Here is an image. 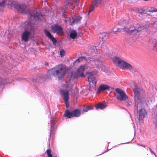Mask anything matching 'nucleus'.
I'll use <instances>...</instances> for the list:
<instances>
[{
	"instance_id": "1",
	"label": "nucleus",
	"mask_w": 157,
	"mask_h": 157,
	"mask_svg": "<svg viewBox=\"0 0 157 157\" xmlns=\"http://www.w3.org/2000/svg\"><path fill=\"white\" fill-rule=\"evenodd\" d=\"M67 68L62 64H59L49 70L47 74L48 78L51 79L56 76L60 79L63 77L67 73Z\"/></svg>"
},
{
	"instance_id": "2",
	"label": "nucleus",
	"mask_w": 157,
	"mask_h": 157,
	"mask_svg": "<svg viewBox=\"0 0 157 157\" xmlns=\"http://www.w3.org/2000/svg\"><path fill=\"white\" fill-rule=\"evenodd\" d=\"M8 1L11 2V3H9V4L10 5V6L13 7L14 8L21 11L22 13L28 14L30 16L29 21H30L31 22V20L33 19V20L35 19L36 20L38 18L39 13H32L29 11L26 10V6L25 4H19L16 2L12 0H9Z\"/></svg>"
},
{
	"instance_id": "3",
	"label": "nucleus",
	"mask_w": 157,
	"mask_h": 157,
	"mask_svg": "<svg viewBox=\"0 0 157 157\" xmlns=\"http://www.w3.org/2000/svg\"><path fill=\"white\" fill-rule=\"evenodd\" d=\"M90 51L91 55L94 56L91 59V61L95 62V64L98 65L101 63V61L99 60L100 56L98 54H97L96 56L94 55V54H96L97 52V49L95 47H93L90 49Z\"/></svg>"
},
{
	"instance_id": "4",
	"label": "nucleus",
	"mask_w": 157,
	"mask_h": 157,
	"mask_svg": "<svg viewBox=\"0 0 157 157\" xmlns=\"http://www.w3.org/2000/svg\"><path fill=\"white\" fill-rule=\"evenodd\" d=\"M142 27H136L134 28H132L131 27L130 28L124 27V28L121 29L118 28L117 31L118 32H124L128 33H131L133 32H137L138 31H141L142 29Z\"/></svg>"
},
{
	"instance_id": "5",
	"label": "nucleus",
	"mask_w": 157,
	"mask_h": 157,
	"mask_svg": "<svg viewBox=\"0 0 157 157\" xmlns=\"http://www.w3.org/2000/svg\"><path fill=\"white\" fill-rule=\"evenodd\" d=\"M115 91L117 94L116 96V98L120 101H125L128 99V97L126 95L125 92L121 89L117 88Z\"/></svg>"
},
{
	"instance_id": "6",
	"label": "nucleus",
	"mask_w": 157,
	"mask_h": 157,
	"mask_svg": "<svg viewBox=\"0 0 157 157\" xmlns=\"http://www.w3.org/2000/svg\"><path fill=\"white\" fill-rule=\"evenodd\" d=\"M87 78L89 85L92 87H95L97 80L95 77L94 76L93 73L92 72H89L87 74Z\"/></svg>"
},
{
	"instance_id": "7",
	"label": "nucleus",
	"mask_w": 157,
	"mask_h": 157,
	"mask_svg": "<svg viewBox=\"0 0 157 157\" xmlns=\"http://www.w3.org/2000/svg\"><path fill=\"white\" fill-rule=\"evenodd\" d=\"M51 30L53 33H56L59 35H61L63 33V28L57 24H55L52 26Z\"/></svg>"
},
{
	"instance_id": "8",
	"label": "nucleus",
	"mask_w": 157,
	"mask_h": 157,
	"mask_svg": "<svg viewBox=\"0 0 157 157\" xmlns=\"http://www.w3.org/2000/svg\"><path fill=\"white\" fill-rule=\"evenodd\" d=\"M79 1V0H67L65 1V7L66 9H67L68 8V5L69 4L70 5H73L74 6V7H71V9L74 8L75 6H77L78 5V3Z\"/></svg>"
},
{
	"instance_id": "9",
	"label": "nucleus",
	"mask_w": 157,
	"mask_h": 157,
	"mask_svg": "<svg viewBox=\"0 0 157 157\" xmlns=\"http://www.w3.org/2000/svg\"><path fill=\"white\" fill-rule=\"evenodd\" d=\"M120 66L119 67L122 69H128L131 71H133V69L131 65L123 60Z\"/></svg>"
},
{
	"instance_id": "10",
	"label": "nucleus",
	"mask_w": 157,
	"mask_h": 157,
	"mask_svg": "<svg viewBox=\"0 0 157 157\" xmlns=\"http://www.w3.org/2000/svg\"><path fill=\"white\" fill-rule=\"evenodd\" d=\"M135 88H133V91L135 95L134 96L135 98L136 97L137 98L139 96L142 94H144V91L143 90L138 88L136 85H135Z\"/></svg>"
},
{
	"instance_id": "11",
	"label": "nucleus",
	"mask_w": 157,
	"mask_h": 157,
	"mask_svg": "<svg viewBox=\"0 0 157 157\" xmlns=\"http://www.w3.org/2000/svg\"><path fill=\"white\" fill-rule=\"evenodd\" d=\"M69 90H60V93L61 95L63 97L65 102H67L69 100Z\"/></svg>"
},
{
	"instance_id": "12",
	"label": "nucleus",
	"mask_w": 157,
	"mask_h": 157,
	"mask_svg": "<svg viewBox=\"0 0 157 157\" xmlns=\"http://www.w3.org/2000/svg\"><path fill=\"white\" fill-rule=\"evenodd\" d=\"M101 4V1L99 0H94L93 2L92 5L90 8L89 13L93 11L95 7H97Z\"/></svg>"
},
{
	"instance_id": "13",
	"label": "nucleus",
	"mask_w": 157,
	"mask_h": 157,
	"mask_svg": "<svg viewBox=\"0 0 157 157\" xmlns=\"http://www.w3.org/2000/svg\"><path fill=\"white\" fill-rule=\"evenodd\" d=\"M30 34V33L29 32L25 31L21 35V40L25 42L27 41Z\"/></svg>"
},
{
	"instance_id": "14",
	"label": "nucleus",
	"mask_w": 157,
	"mask_h": 157,
	"mask_svg": "<svg viewBox=\"0 0 157 157\" xmlns=\"http://www.w3.org/2000/svg\"><path fill=\"white\" fill-rule=\"evenodd\" d=\"M109 87L107 85L101 84L99 86L98 88L97 89V93L99 94L101 91H103L106 90H109Z\"/></svg>"
},
{
	"instance_id": "15",
	"label": "nucleus",
	"mask_w": 157,
	"mask_h": 157,
	"mask_svg": "<svg viewBox=\"0 0 157 157\" xmlns=\"http://www.w3.org/2000/svg\"><path fill=\"white\" fill-rule=\"evenodd\" d=\"M44 33L47 37L49 38L54 43H56V42L57 40L56 39L54 38L49 31H48L47 30H45L44 31Z\"/></svg>"
},
{
	"instance_id": "16",
	"label": "nucleus",
	"mask_w": 157,
	"mask_h": 157,
	"mask_svg": "<svg viewBox=\"0 0 157 157\" xmlns=\"http://www.w3.org/2000/svg\"><path fill=\"white\" fill-rule=\"evenodd\" d=\"M107 105V104L105 102H98L96 105L95 108L96 109H105Z\"/></svg>"
},
{
	"instance_id": "17",
	"label": "nucleus",
	"mask_w": 157,
	"mask_h": 157,
	"mask_svg": "<svg viewBox=\"0 0 157 157\" xmlns=\"http://www.w3.org/2000/svg\"><path fill=\"white\" fill-rule=\"evenodd\" d=\"M84 66H81L78 69L77 72L79 74V75L80 76L82 77L85 76V75L84 74Z\"/></svg>"
},
{
	"instance_id": "18",
	"label": "nucleus",
	"mask_w": 157,
	"mask_h": 157,
	"mask_svg": "<svg viewBox=\"0 0 157 157\" xmlns=\"http://www.w3.org/2000/svg\"><path fill=\"white\" fill-rule=\"evenodd\" d=\"M147 112L144 109L141 108L139 111V117L141 119H143L145 117Z\"/></svg>"
},
{
	"instance_id": "19",
	"label": "nucleus",
	"mask_w": 157,
	"mask_h": 157,
	"mask_svg": "<svg viewBox=\"0 0 157 157\" xmlns=\"http://www.w3.org/2000/svg\"><path fill=\"white\" fill-rule=\"evenodd\" d=\"M113 60L115 63H117L118 66L119 67H120V65H121L122 62H123V60L117 57H114L113 59Z\"/></svg>"
},
{
	"instance_id": "20",
	"label": "nucleus",
	"mask_w": 157,
	"mask_h": 157,
	"mask_svg": "<svg viewBox=\"0 0 157 157\" xmlns=\"http://www.w3.org/2000/svg\"><path fill=\"white\" fill-rule=\"evenodd\" d=\"M72 111L73 117H78L80 116L81 112L79 109H76Z\"/></svg>"
},
{
	"instance_id": "21",
	"label": "nucleus",
	"mask_w": 157,
	"mask_h": 157,
	"mask_svg": "<svg viewBox=\"0 0 157 157\" xmlns=\"http://www.w3.org/2000/svg\"><path fill=\"white\" fill-rule=\"evenodd\" d=\"M64 116L67 118L73 117L72 111L70 112L69 110H66L64 114Z\"/></svg>"
},
{
	"instance_id": "22",
	"label": "nucleus",
	"mask_w": 157,
	"mask_h": 157,
	"mask_svg": "<svg viewBox=\"0 0 157 157\" xmlns=\"http://www.w3.org/2000/svg\"><path fill=\"white\" fill-rule=\"evenodd\" d=\"M81 18L82 17H76L73 19L72 23L73 24L77 23L80 21Z\"/></svg>"
},
{
	"instance_id": "23",
	"label": "nucleus",
	"mask_w": 157,
	"mask_h": 157,
	"mask_svg": "<svg viewBox=\"0 0 157 157\" xmlns=\"http://www.w3.org/2000/svg\"><path fill=\"white\" fill-rule=\"evenodd\" d=\"M147 10L148 12L151 13L157 12V9L153 7H151L150 8H148L147 9Z\"/></svg>"
},
{
	"instance_id": "24",
	"label": "nucleus",
	"mask_w": 157,
	"mask_h": 157,
	"mask_svg": "<svg viewBox=\"0 0 157 157\" xmlns=\"http://www.w3.org/2000/svg\"><path fill=\"white\" fill-rule=\"evenodd\" d=\"M77 36V33L75 31L71 32L70 33V36L71 38L73 39L75 38V37Z\"/></svg>"
},
{
	"instance_id": "25",
	"label": "nucleus",
	"mask_w": 157,
	"mask_h": 157,
	"mask_svg": "<svg viewBox=\"0 0 157 157\" xmlns=\"http://www.w3.org/2000/svg\"><path fill=\"white\" fill-rule=\"evenodd\" d=\"M9 0H7V1L3 0L2 1V2H0V6L1 7H4L6 5L5 2H6V3H7L8 5H10V4H9V3H11V2H9L8 1Z\"/></svg>"
},
{
	"instance_id": "26",
	"label": "nucleus",
	"mask_w": 157,
	"mask_h": 157,
	"mask_svg": "<svg viewBox=\"0 0 157 157\" xmlns=\"http://www.w3.org/2000/svg\"><path fill=\"white\" fill-rule=\"evenodd\" d=\"M84 60H86V57H79L78 59H77L74 62V63H76L77 62L78 63H79Z\"/></svg>"
},
{
	"instance_id": "27",
	"label": "nucleus",
	"mask_w": 157,
	"mask_h": 157,
	"mask_svg": "<svg viewBox=\"0 0 157 157\" xmlns=\"http://www.w3.org/2000/svg\"><path fill=\"white\" fill-rule=\"evenodd\" d=\"M101 36L102 41H105L108 38V34L106 33H102Z\"/></svg>"
},
{
	"instance_id": "28",
	"label": "nucleus",
	"mask_w": 157,
	"mask_h": 157,
	"mask_svg": "<svg viewBox=\"0 0 157 157\" xmlns=\"http://www.w3.org/2000/svg\"><path fill=\"white\" fill-rule=\"evenodd\" d=\"M55 129L54 126L52 124H51V127L50 128V136H52L54 133Z\"/></svg>"
},
{
	"instance_id": "29",
	"label": "nucleus",
	"mask_w": 157,
	"mask_h": 157,
	"mask_svg": "<svg viewBox=\"0 0 157 157\" xmlns=\"http://www.w3.org/2000/svg\"><path fill=\"white\" fill-rule=\"evenodd\" d=\"M51 152V150L50 149H48L46 150L45 153H46L48 157H52Z\"/></svg>"
},
{
	"instance_id": "30",
	"label": "nucleus",
	"mask_w": 157,
	"mask_h": 157,
	"mask_svg": "<svg viewBox=\"0 0 157 157\" xmlns=\"http://www.w3.org/2000/svg\"><path fill=\"white\" fill-rule=\"evenodd\" d=\"M65 53V51L63 49H61L60 51V55L61 57L64 56Z\"/></svg>"
},
{
	"instance_id": "31",
	"label": "nucleus",
	"mask_w": 157,
	"mask_h": 157,
	"mask_svg": "<svg viewBox=\"0 0 157 157\" xmlns=\"http://www.w3.org/2000/svg\"><path fill=\"white\" fill-rule=\"evenodd\" d=\"M147 12V11L145 10H142L141 11H140L139 13L140 14H142L143 13L146 14Z\"/></svg>"
},
{
	"instance_id": "32",
	"label": "nucleus",
	"mask_w": 157,
	"mask_h": 157,
	"mask_svg": "<svg viewBox=\"0 0 157 157\" xmlns=\"http://www.w3.org/2000/svg\"><path fill=\"white\" fill-rule=\"evenodd\" d=\"M71 18H67V19H65L64 20V21L67 23V22H69L70 23H71Z\"/></svg>"
},
{
	"instance_id": "33",
	"label": "nucleus",
	"mask_w": 157,
	"mask_h": 157,
	"mask_svg": "<svg viewBox=\"0 0 157 157\" xmlns=\"http://www.w3.org/2000/svg\"><path fill=\"white\" fill-rule=\"evenodd\" d=\"M65 84H64V87H65L66 88H68L69 87V84L67 82H66Z\"/></svg>"
},
{
	"instance_id": "34",
	"label": "nucleus",
	"mask_w": 157,
	"mask_h": 157,
	"mask_svg": "<svg viewBox=\"0 0 157 157\" xmlns=\"http://www.w3.org/2000/svg\"><path fill=\"white\" fill-rule=\"evenodd\" d=\"M88 111V109L86 107L84 108L82 110L83 112H87Z\"/></svg>"
},
{
	"instance_id": "35",
	"label": "nucleus",
	"mask_w": 157,
	"mask_h": 157,
	"mask_svg": "<svg viewBox=\"0 0 157 157\" xmlns=\"http://www.w3.org/2000/svg\"><path fill=\"white\" fill-rule=\"evenodd\" d=\"M86 107L88 109V110H90L92 109H93V108L90 106H86Z\"/></svg>"
},
{
	"instance_id": "36",
	"label": "nucleus",
	"mask_w": 157,
	"mask_h": 157,
	"mask_svg": "<svg viewBox=\"0 0 157 157\" xmlns=\"http://www.w3.org/2000/svg\"><path fill=\"white\" fill-rule=\"evenodd\" d=\"M86 107L88 109V110H90L92 109H93V108L90 106H86Z\"/></svg>"
},
{
	"instance_id": "37",
	"label": "nucleus",
	"mask_w": 157,
	"mask_h": 157,
	"mask_svg": "<svg viewBox=\"0 0 157 157\" xmlns=\"http://www.w3.org/2000/svg\"><path fill=\"white\" fill-rule=\"evenodd\" d=\"M149 150L150 151V152L152 153H153V154H154V153L153 152V151H152V150L150 148H149Z\"/></svg>"
},
{
	"instance_id": "38",
	"label": "nucleus",
	"mask_w": 157,
	"mask_h": 157,
	"mask_svg": "<svg viewBox=\"0 0 157 157\" xmlns=\"http://www.w3.org/2000/svg\"><path fill=\"white\" fill-rule=\"evenodd\" d=\"M2 84V79L1 78H0V84Z\"/></svg>"
},
{
	"instance_id": "39",
	"label": "nucleus",
	"mask_w": 157,
	"mask_h": 157,
	"mask_svg": "<svg viewBox=\"0 0 157 157\" xmlns=\"http://www.w3.org/2000/svg\"><path fill=\"white\" fill-rule=\"evenodd\" d=\"M48 63H47V62H45V66H46V65H47V66H48Z\"/></svg>"
},
{
	"instance_id": "40",
	"label": "nucleus",
	"mask_w": 157,
	"mask_h": 157,
	"mask_svg": "<svg viewBox=\"0 0 157 157\" xmlns=\"http://www.w3.org/2000/svg\"><path fill=\"white\" fill-rule=\"evenodd\" d=\"M139 145H140L141 146H142V147H145V145H142L141 144H139Z\"/></svg>"
},
{
	"instance_id": "41",
	"label": "nucleus",
	"mask_w": 157,
	"mask_h": 157,
	"mask_svg": "<svg viewBox=\"0 0 157 157\" xmlns=\"http://www.w3.org/2000/svg\"><path fill=\"white\" fill-rule=\"evenodd\" d=\"M62 13L63 14V13H65V12H64V11H63V9L62 10Z\"/></svg>"
},
{
	"instance_id": "42",
	"label": "nucleus",
	"mask_w": 157,
	"mask_h": 157,
	"mask_svg": "<svg viewBox=\"0 0 157 157\" xmlns=\"http://www.w3.org/2000/svg\"><path fill=\"white\" fill-rule=\"evenodd\" d=\"M153 17L154 18H157V16H155L153 15Z\"/></svg>"
},
{
	"instance_id": "43",
	"label": "nucleus",
	"mask_w": 157,
	"mask_h": 157,
	"mask_svg": "<svg viewBox=\"0 0 157 157\" xmlns=\"http://www.w3.org/2000/svg\"><path fill=\"white\" fill-rule=\"evenodd\" d=\"M71 76L72 77H73L74 78L75 77V76H73V73H72V74H71Z\"/></svg>"
},
{
	"instance_id": "44",
	"label": "nucleus",
	"mask_w": 157,
	"mask_h": 157,
	"mask_svg": "<svg viewBox=\"0 0 157 157\" xmlns=\"http://www.w3.org/2000/svg\"><path fill=\"white\" fill-rule=\"evenodd\" d=\"M147 16H151V15L150 14H148V13L147 14Z\"/></svg>"
},
{
	"instance_id": "45",
	"label": "nucleus",
	"mask_w": 157,
	"mask_h": 157,
	"mask_svg": "<svg viewBox=\"0 0 157 157\" xmlns=\"http://www.w3.org/2000/svg\"><path fill=\"white\" fill-rule=\"evenodd\" d=\"M65 102V103H66V106L67 107V102Z\"/></svg>"
},
{
	"instance_id": "46",
	"label": "nucleus",
	"mask_w": 157,
	"mask_h": 157,
	"mask_svg": "<svg viewBox=\"0 0 157 157\" xmlns=\"http://www.w3.org/2000/svg\"><path fill=\"white\" fill-rule=\"evenodd\" d=\"M144 1H148L149 0H144Z\"/></svg>"
},
{
	"instance_id": "47",
	"label": "nucleus",
	"mask_w": 157,
	"mask_h": 157,
	"mask_svg": "<svg viewBox=\"0 0 157 157\" xmlns=\"http://www.w3.org/2000/svg\"><path fill=\"white\" fill-rule=\"evenodd\" d=\"M156 47H157V44H156Z\"/></svg>"
}]
</instances>
